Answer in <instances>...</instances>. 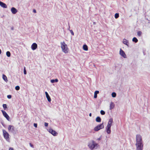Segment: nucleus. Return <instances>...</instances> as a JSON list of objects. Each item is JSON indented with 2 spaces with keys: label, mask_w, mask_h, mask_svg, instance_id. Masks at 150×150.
<instances>
[{
  "label": "nucleus",
  "mask_w": 150,
  "mask_h": 150,
  "mask_svg": "<svg viewBox=\"0 0 150 150\" xmlns=\"http://www.w3.org/2000/svg\"><path fill=\"white\" fill-rule=\"evenodd\" d=\"M61 46L62 51L65 53H68L69 49L67 47V45L64 42L61 43Z\"/></svg>",
  "instance_id": "f257e3e1"
},
{
  "label": "nucleus",
  "mask_w": 150,
  "mask_h": 150,
  "mask_svg": "<svg viewBox=\"0 0 150 150\" xmlns=\"http://www.w3.org/2000/svg\"><path fill=\"white\" fill-rule=\"evenodd\" d=\"M97 145V144L94 141L92 140L91 142L89 144L88 146L91 150H93L95 148L96 149Z\"/></svg>",
  "instance_id": "f03ea898"
},
{
  "label": "nucleus",
  "mask_w": 150,
  "mask_h": 150,
  "mask_svg": "<svg viewBox=\"0 0 150 150\" xmlns=\"http://www.w3.org/2000/svg\"><path fill=\"white\" fill-rule=\"evenodd\" d=\"M136 144L143 143L142 136L139 134H137L136 136Z\"/></svg>",
  "instance_id": "7ed1b4c3"
},
{
  "label": "nucleus",
  "mask_w": 150,
  "mask_h": 150,
  "mask_svg": "<svg viewBox=\"0 0 150 150\" xmlns=\"http://www.w3.org/2000/svg\"><path fill=\"white\" fill-rule=\"evenodd\" d=\"M104 125L103 123L99 125L94 127V130L95 131H97L101 129L104 128Z\"/></svg>",
  "instance_id": "20e7f679"
},
{
  "label": "nucleus",
  "mask_w": 150,
  "mask_h": 150,
  "mask_svg": "<svg viewBox=\"0 0 150 150\" xmlns=\"http://www.w3.org/2000/svg\"><path fill=\"white\" fill-rule=\"evenodd\" d=\"M137 150H143V144L141 143L139 144H136Z\"/></svg>",
  "instance_id": "39448f33"
},
{
  "label": "nucleus",
  "mask_w": 150,
  "mask_h": 150,
  "mask_svg": "<svg viewBox=\"0 0 150 150\" xmlns=\"http://www.w3.org/2000/svg\"><path fill=\"white\" fill-rule=\"evenodd\" d=\"M3 132L4 138L6 140H8L9 138V134L8 133L4 130H3Z\"/></svg>",
  "instance_id": "423d86ee"
},
{
  "label": "nucleus",
  "mask_w": 150,
  "mask_h": 150,
  "mask_svg": "<svg viewBox=\"0 0 150 150\" xmlns=\"http://www.w3.org/2000/svg\"><path fill=\"white\" fill-rule=\"evenodd\" d=\"M1 112L3 113V114L4 116L8 120H9V117L8 115L7 114L6 112L3 110H1Z\"/></svg>",
  "instance_id": "0eeeda50"
},
{
  "label": "nucleus",
  "mask_w": 150,
  "mask_h": 150,
  "mask_svg": "<svg viewBox=\"0 0 150 150\" xmlns=\"http://www.w3.org/2000/svg\"><path fill=\"white\" fill-rule=\"evenodd\" d=\"M120 54L121 56H122L124 58H126V55L125 54L124 51L122 50L121 49H120Z\"/></svg>",
  "instance_id": "6e6552de"
},
{
  "label": "nucleus",
  "mask_w": 150,
  "mask_h": 150,
  "mask_svg": "<svg viewBox=\"0 0 150 150\" xmlns=\"http://www.w3.org/2000/svg\"><path fill=\"white\" fill-rule=\"evenodd\" d=\"M113 122V119L112 118H110L108 121V124L107 125V127H109V128L111 127L112 124Z\"/></svg>",
  "instance_id": "1a4fd4ad"
},
{
  "label": "nucleus",
  "mask_w": 150,
  "mask_h": 150,
  "mask_svg": "<svg viewBox=\"0 0 150 150\" xmlns=\"http://www.w3.org/2000/svg\"><path fill=\"white\" fill-rule=\"evenodd\" d=\"M49 132L52 134L53 136H56L57 134V133L52 129H50L48 130Z\"/></svg>",
  "instance_id": "9d476101"
},
{
  "label": "nucleus",
  "mask_w": 150,
  "mask_h": 150,
  "mask_svg": "<svg viewBox=\"0 0 150 150\" xmlns=\"http://www.w3.org/2000/svg\"><path fill=\"white\" fill-rule=\"evenodd\" d=\"M38 45L35 43H33L31 46V48L33 50H35L37 48Z\"/></svg>",
  "instance_id": "9b49d317"
},
{
  "label": "nucleus",
  "mask_w": 150,
  "mask_h": 150,
  "mask_svg": "<svg viewBox=\"0 0 150 150\" xmlns=\"http://www.w3.org/2000/svg\"><path fill=\"white\" fill-rule=\"evenodd\" d=\"M8 129L9 131H12L14 130V127L13 126L10 125L8 127Z\"/></svg>",
  "instance_id": "f8f14e48"
},
{
  "label": "nucleus",
  "mask_w": 150,
  "mask_h": 150,
  "mask_svg": "<svg viewBox=\"0 0 150 150\" xmlns=\"http://www.w3.org/2000/svg\"><path fill=\"white\" fill-rule=\"evenodd\" d=\"M11 11L12 13L13 14H16L18 11L17 9L13 7L11 8Z\"/></svg>",
  "instance_id": "ddd939ff"
},
{
  "label": "nucleus",
  "mask_w": 150,
  "mask_h": 150,
  "mask_svg": "<svg viewBox=\"0 0 150 150\" xmlns=\"http://www.w3.org/2000/svg\"><path fill=\"white\" fill-rule=\"evenodd\" d=\"M0 6H1L2 7L4 8H7V6L6 4L3 2L1 1H0Z\"/></svg>",
  "instance_id": "4468645a"
},
{
  "label": "nucleus",
  "mask_w": 150,
  "mask_h": 150,
  "mask_svg": "<svg viewBox=\"0 0 150 150\" xmlns=\"http://www.w3.org/2000/svg\"><path fill=\"white\" fill-rule=\"evenodd\" d=\"M115 106V105L113 102H111L110 104V110H112L113 109Z\"/></svg>",
  "instance_id": "2eb2a0df"
},
{
  "label": "nucleus",
  "mask_w": 150,
  "mask_h": 150,
  "mask_svg": "<svg viewBox=\"0 0 150 150\" xmlns=\"http://www.w3.org/2000/svg\"><path fill=\"white\" fill-rule=\"evenodd\" d=\"M123 42L124 44L126 45L127 46H128L129 44L128 41L125 39L124 38V39H123Z\"/></svg>",
  "instance_id": "dca6fc26"
},
{
  "label": "nucleus",
  "mask_w": 150,
  "mask_h": 150,
  "mask_svg": "<svg viewBox=\"0 0 150 150\" xmlns=\"http://www.w3.org/2000/svg\"><path fill=\"white\" fill-rule=\"evenodd\" d=\"M83 50H84L87 51L88 50V46L86 44H85L83 45Z\"/></svg>",
  "instance_id": "f3484780"
},
{
  "label": "nucleus",
  "mask_w": 150,
  "mask_h": 150,
  "mask_svg": "<svg viewBox=\"0 0 150 150\" xmlns=\"http://www.w3.org/2000/svg\"><path fill=\"white\" fill-rule=\"evenodd\" d=\"M2 78H3V79L6 82H7L8 81V80L7 79V77H6V75H4V74L3 75Z\"/></svg>",
  "instance_id": "a211bd4d"
},
{
  "label": "nucleus",
  "mask_w": 150,
  "mask_h": 150,
  "mask_svg": "<svg viewBox=\"0 0 150 150\" xmlns=\"http://www.w3.org/2000/svg\"><path fill=\"white\" fill-rule=\"evenodd\" d=\"M99 93V91H96L94 93V98H96L97 97V94L98 93Z\"/></svg>",
  "instance_id": "6ab92c4d"
},
{
  "label": "nucleus",
  "mask_w": 150,
  "mask_h": 150,
  "mask_svg": "<svg viewBox=\"0 0 150 150\" xmlns=\"http://www.w3.org/2000/svg\"><path fill=\"white\" fill-rule=\"evenodd\" d=\"M111 127H110L109 128V127H107L106 129V132L108 134H110L111 133V131L110 130Z\"/></svg>",
  "instance_id": "aec40b11"
},
{
  "label": "nucleus",
  "mask_w": 150,
  "mask_h": 150,
  "mask_svg": "<svg viewBox=\"0 0 150 150\" xmlns=\"http://www.w3.org/2000/svg\"><path fill=\"white\" fill-rule=\"evenodd\" d=\"M96 121L97 122H100L101 121V119L99 117H97L96 118Z\"/></svg>",
  "instance_id": "412c9836"
},
{
  "label": "nucleus",
  "mask_w": 150,
  "mask_h": 150,
  "mask_svg": "<svg viewBox=\"0 0 150 150\" xmlns=\"http://www.w3.org/2000/svg\"><path fill=\"white\" fill-rule=\"evenodd\" d=\"M58 81V80L57 79H52L51 80V82L52 83H54V82H57Z\"/></svg>",
  "instance_id": "4be33fe9"
},
{
  "label": "nucleus",
  "mask_w": 150,
  "mask_h": 150,
  "mask_svg": "<svg viewBox=\"0 0 150 150\" xmlns=\"http://www.w3.org/2000/svg\"><path fill=\"white\" fill-rule=\"evenodd\" d=\"M46 97L48 101L49 102H50L51 101V99L49 95L46 96Z\"/></svg>",
  "instance_id": "5701e85b"
},
{
  "label": "nucleus",
  "mask_w": 150,
  "mask_h": 150,
  "mask_svg": "<svg viewBox=\"0 0 150 150\" xmlns=\"http://www.w3.org/2000/svg\"><path fill=\"white\" fill-rule=\"evenodd\" d=\"M119 17V14L118 13H116L115 15V17L116 19H117Z\"/></svg>",
  "instance_id": "b1692460"
},
{
  "label": "nucleus",
  "mask_w": 150,
  "mask_h": 150,
  "mask_svg": "<svg viewBox=\"0 0 150 150\" xmlns=\"http://www.w3.org/2000/svg\"><path fill=\"white\" fill-rule=\"evenodd\" d=\"M6 55L8 57H10L11 56L10 52L9 51H7L6 52Z\"/></svg>",
  "instance_id": "393cba45"
},
{
  "label": "nucleus",
  "mask_w": 150,
  "mask_h": 150,
  "mask_svg": "<svg viewBox=\"0 0 150 150\" xmlns=\"http://www.w3.org/2000/svg\"><path fill=\"white\" fill-rule=\"evenodd\" d=\"M142 33L140 31H139L137 32V35L139 37H140Z\"/></svg>",
  "instance_id": "a878e982"
},
{
  "label": "nucleus",
  "mask_w": 150,
  "mask_h": 150,
  "mask_svg": "<svg viewBox=\"0 0 150 150\" xmlns=\"http://www.w3.org/2000/svg\"><path fill=\"white\" fill-rule=\"evenodd\" d=\"M116 94L115 92H113L112 93V96L113 97H115L116 96Z\"/></svg>",
  "instance_id": "bb28decb"
},
{
  "label": "nucleus",
  "mask_w": 150,
  "mask_h": 150,
  "mask_svg": "<svg viewBox=\"0 0 150 150\" xmlns=\"http://www.w3.org/2000/svg\"><path fill=\"white\" fill-rule=\"evenodd\" d=\"M132 41L134 42H138V40L137 38H133Z\"/></svg>",
  "instance_id": "cd10ccee"
},
{
  "label": "nucleus",
  "mask_w": 150,
  "mask_h": 150,
  "mask_svg": "<svg viewBox=\"0 0 150 150\" xmlns=\"http://www.w3.org/2000/svg\"><path fill=\"white\" fill-rule=\"evenodd\" d=\"M3 108L4 110H6V109L7 108V105L6 104H3Z\"/></svg>",
  "instance_id": "c85d7f7f"
},
{
  "label": "nucleus",
  "mask_w": 150,
  "mask_h": 150,
  "mask_svg": "<svg viewBox=\"0 0 150 150\" xmlns=\"http://www.w3.org/2000/svg\"><path fill=\"white\" fill-rule=\"evenodd\" d=\"M15 89L16 90H19L20 89V87L18 86H16L15 87Z\"/></svg>",
  "instance_id": "c756f323"
},
{
  "label": "nucleus",
  "mask_w": 150,
  "mask_h": 150,
  "mask_svg": "<svg viewBox=\"0 0 150 150\" xmlns=\"http://www.w3.org/2000/svg\"><path fill=\"white\" fill-rule=\"evenodd\" d=\"M100 113L102 115H104L105 114V113L104 111L101 110L100 111Z\"/></svg>",
  "instance_id": "7c9ffc66"
},
{
  "label": "nucleus",
  "mask_w": 150,
  "mask_h": 150,
  "mask_svg": "<svg viewBox=\"0 0 150 150\" xmlns=\"http://www.w3.org/2000/svg\"><path fill=\"white\" fill-rule=\"evenodd\" d=\"M24 74H27L25 67H24Z\"/></svg>",
  "instance_id": "2f4dec72"
},
{
  "label": "nucleus",
  "mask_w": 150,
  "mask_h": 150,
  "mask_svg": "<svg viewBox=\"0 0 150 150\" xmlns=\"http://www.w3.org/2000/svg\"><path fill=\"white\" fill-rule=\"evenodd\" d=\"M70 33H71V34L72 35H74V33L73 31H72V30H70Z\"/></svg>",
  "instance_id": "473e14b6"
},
{
  "label": "nucleus",
  "mask_w": 150,
  "mask_h": 150,
  "mask_svg": "<svg viewBox=\"0 0 150 150\" xmlns=\"http://www.w3.org/2000/svg\"><path fill=\"white\" fill-rule=\"evenodd\" d=\"M7 97L8 98L10 99L11 98V95H8L7 96Z\"/></svg>",
  "instance_id": "72a5a7b5"
},
{
  "label": "nucleus",
  "mask_w": 150,
  "mask_h": 150,
  "mask_svg": "<svg viewBox=\"0 0 150 150\" xmlns=\"http://www.w3.org/2000/svg\"><path fill=\"white\" fill-rule=\"evenodd\" d=\"M29 144L30 146L33 148H34V146L31 143H30Z\"/></svg>",
  "instance_id": "f704fd0d"
},
{
  "label": "nucleus",
  "mask_w": 150,
  "mask_h": 150,
  "mask_svg": "<svg viewBox=\"0 0 150 150\" xmlns=\"http://www.w3.org/2000/svg\"><path fill=\"white\" fill-rule=\"evenodd\" d=\"M44 125L45 126L47 127L48 126V123L46 122H45Z\"/></svg>",
  "instance_id": "c9c22d12"
},
{
  "label": "nucleus",
  "mask_w": 150,
  "mask_h": 150,
  "mask_svg": "<svg viewBox=\"0 0 150 150\" xmlns=\"http://www.w3.org/2000/svg\"><path fill=\"white\" fill-rule=\"evenodd\" d=\"M34 126L35 127H37V125L36 123H34Z\"/></svg>",
  "instance_id": "e433bc0d"
},
{
  "label": "nucleus",
  "mask_w": 150,
  "mask_h": 150,
  "mask_svg": "<svg viewBox=\"0 0 150 150\" xmlns=\"http://www.w3.org/2000/svg\"><path fill=\"white\" fill-rule=\"evenodd\" d=\"M33 12L34 13H36V10L35 9H33Z\"/></svg>",
  "instance_id": "4c0bfd02"
},
{
  "label": "nucleus",
  "mask_w": 150,
  "mask_h": 150,
  "mask_svg": "<svg viewBox=\"0 0 150 150\" xmlns=\"http://www.w3.org/2000/svg\"><path fill=\"white\" fill-rule=\"evenodd\" d=\"M45 95H46V96L49 95L48 93L47 92H45Z\"/></svg>",
  "instance_id": "58836bf2"
},
{
  "label": "nucleus",
  "mask_w": 150,
  "mask_h": 150,
  "mask_svg": "<svg viewBox=\"0 0 150 150\" xmlns=\"http://www.w3.org/2000/svg\"><path fill=\"white\" fill-rule=\"evenodd\" d=\"M9 150H14L13 148H10Z\"/></svg>",
  "instance_id": "ea45409f"
},
{
  "label": "nucleus",
  "mask_w": 150,
  "mask_h": 150,
  "mask_svg": "<svg viewBox=\"0 0 150 150\" xmlns=\"http://www.w3.org/2000/svg\"><path fill=\"white\" fill-rule=\"evenodd\" d=\"M11 30H13V27H12L11 28Z\"/></svg>",
  "instance_id": "a19ab883"
},
{
  "label": "nucleus",
  "mask_w": 150,
  "mask_h": 150,
  "mask_svg": "<svg viewBox=\"0 0 150 150\" xmlns=\"http://www.w3.org/2000/svg\"><path fill=\"white\" fill-rule=\"evenodd\" d=\"M89 116L90 117H91V113H90L89 114Z\"/></svg>",
  "instance_id": "79ce46f5"
},
{
  "label": "nucleus",
  "mask_w": 150,
  "mask_h": 150,
  "mask_svg": "<svg viewBox=\"0 0 150 150\" xmlns=\"http://www.w3.org/2000/svg\"><path fill=\"white\" fill-rule=\"evenodd\" d=\"M1 49H0V54H1Z\"/></svg>",
  "instance_id": "37998d69"
}]
</instances>
